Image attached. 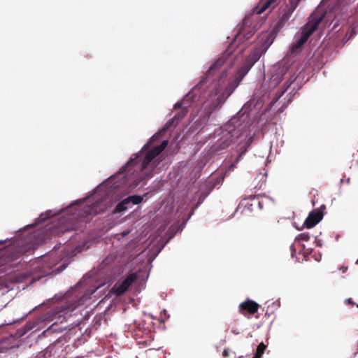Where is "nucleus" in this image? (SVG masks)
Instances as JSON below:
<instances>
[{"label": "nucleus", "mask_w": 358, "mask_h": 358, "mask_svg": "<svg viewBox=\"0 0 358 358\" xmlns=\"http://www.w3.org/2000/svg\"><path fill=\"white\" fill-rule=\"evenodd\" d=\"M233 42H231L228 48L223 52L222 56L217 58L211 65L208 67L206 71V76H213L215 71L220 69L223 64L225 62L227 57H229L233 53V48L231 47Z\"/></svg>", "instance_id": "obj_13"}, {"label": "nucleus", "mask_w": 358, "mask_h": 358, "mask_svg": "<svg viewBox=\"0 0 358 358\" xmlns=\"http://www.w3.org/2000/svg\"><path fill=\"white\" fill-rule=\"evenodd\" d=\"M129 232H130L129 230H126V231H124L123 232H122L120 235H121V238H124L126 236H127Z\"/></svg>", "instance_id": "obj_40"}, {"label": "nucleus", "mask_w": 358, "mask_h": 358, "mask_svg": "<svg viewBox=\"0 0 358 358\" xmlns=\"http://www.w3.org/2000/svg\"><path fill=\"white\" fill-rule=\"evenodd\" d=\"M174 122V120L170 119L164 124V125L160 129L162 130V131L166 134L167 131L172 127Z\"/></svg>", "instance_id": "obj_32"}, {"label": "nucleus", "mask_w": 358, "mask_h": 358, "mask_svg": "<svg viewBox=\"0 0 358 358\" xmlns=\"http://www.w3.org/2000/svg\"><path fill=\"white\" fill-rule=\"evenodd\" d=\"M48 231H49L50 232V234H51V233H52V231H53V229H51V230H48Z\"/></svg>", "instance_id": "obj_52"}, {"label": "nucleus", "mask_w": 358, "mask_h": 358, "mask_svg": "<svg viewBox=\"0 0 358 358\" xmlns=\"http://www.w3.org/2000/svg\"><path fill=\"white\" fill-rule=\"evenodd\" d=\"M252 140V137H250L245 143L241 145L239 149L236 151L238 154L236 155L235 159L230 162L229 165L227 166L225 171L222 172V174L215 179V181L213 184H216L217 185L223 182L227 173L234 170V169L236 166V164L239 162L243 156L247 152L248 149L250 147Z\"/></svg>", "instance_id": "obj_8"}, {"label": "nucleus", "mask_w": 358, "mask_h": 358, "mask_svg": "<svg viewBox=\"0 0 358 358\" xmlns=\"http://www.w3.org/2000/svg\"><path fill=\"white\" fill-rule=\"evenodd\" d=\"M216 187V184L208 183L206 184L203 188L200 191L206 197H207Z\"/></svg>", "instance_id": "obj_27"}, {"label": "nucleus", "mask_w": 358, "mask_h": 358, "mask_svg": "<svg viewBox=\"0 0 358 358\" xmlns=\"http://www.w3.org/2000/svg\"><path fill=\"white\" fill-rule=\"evenodd\" d=\"M166 225H161L157 229L158 236H161L159 242L164 247L176 234L175 227H171L166 231Z\"/></svg>", "instance_id": "obj_19"}, {"label": "nucleus", "mask_w": 358, "mask_h": 358, "mask_svg": "<svg viewBox=\"0 0 358 358\" xmlns=\"http://www.w3.org/2000/svg\"><path fill=\"white\" fill-rule=\"evenodd\" d=\"M356 264H358V259L356 261Z\"/></svg>", "instance_id": "obj_53"}, {"label": "nucleus", "mask_w": 358, "mask_h": 358, "mask_svg": "<svg viewBox=\"0 0 358 358\" xmlns=\"http://www.w3.org/2000/svg\"><path fill=\"white\" fill-rule=\"evenodd\" d=\"M34 324H31V323H28V324H27L24 326V328H25V329H26V331H30V330L33 329H34Z\"/></svg>", "instance_id": "obj_38"}, {"label": "nucleus", "mask_w": 358, "mask_h": 358, "mask_svg": "<svg viewBox=\"0 0 358 358\" xmlns=\"http://www.w3.org/2000/svg\"><path fill=\"white\" fill-rule=\"evenodd\" d=\"M301 85H300L298 87V89L296 90L295 92H294L285 101L282 103V105L278 109L277 113H282L289 106V104L292 101L293 96H294L295 93L297 92L298 90L301 89Z\"/></svg>", "instance_id": "obj_25"}, {"label": "nucleus", "mask_w": 358, "mask_h": 358, "mask_svg": "<svg viewBox=\"0 0 358 358\" xmlns=\"http://www.w3.org/2000/svg\"><path fill=\"white\" fill-rule=\"evenodd\" d=\"M245 132L229 119L225 124L215 129L213 133V143L209 148L211 155H219L235 143Z\"/></svg>", "instance_id": "obj_3"}, {"label": "nucleus", "mask_w": 358, "mask_h": 358, "mask_svg": "<svg viewBox=\"0 0 358 358\" xmlns=\"http://www.w3.org/2000/svg\"><path fill=\"white\" fill-rule=\"evenodd\" d=\"M83 303V300L81 297L76 299H67L55 307L52 310L43 315L41 317V320L49 322L55 321L54 324L62 323L66 320L67 317L71 316V313Z\"/></svg>", "instance_id": "obj_5"}, {"label": "nucleus", "mask_w": 358, "mask_h": 358, "mask_svg": "<svg viewBox=\"0 0 358 358\" xmlns=\"http://www.w3.org/2000/svg\"><path fill=\"white\" fill-rule=\"evenodd\" d=\"M296 226V228L298 229V230H303L304 229V227H306L308 229H311L313 227H315V225H312V224H310V225H301V227H299V225H295Z\"/></svg>", "instance_id": "obj_37"}, {"label": "nucleus", "mask_w": 358, "mask_h": 358, "mask_svg": "<svg viewBox=\"0 0 358 358\" xmlns=\"http://www.w3.org/2000/svg\"><path fill=\"white\" fill-rule=\"evenodd\" d=\"M2 243H3V242H2V241H0V245H1Z\"/></svg>", "instance_id": "obj_54"}, {"label": "nucleus", "mask_w": 358, "mask_h": 358, "mask_svg": "<svg viewBox=\"0 0 358 358\" xmlns=\"http://www.w3.org/2000/svg\"><path fill=\"white\" fill-rule=\"evenodd\" d=\"M50 232L43 227L29 232L25 239V244L22 240L17 241L12 245H9L4 250V255L12 259H17L21 255L30 250L36 248L40 244L45 243L49 239Z\"/></svg>", "instance_id": "obj_4"}, {"label": "nucleus", "mask_w": 358, "mask_h": 358, "mask_svg": "<svg viewBox=\"0 0 358 358\" xmlns=\"http://www.w3.org/2000/svg\"><path fill=\"white\" fill-rule=\"evenodd\" d=\"M266 348V346L263 343L259 344L257 348L256 352L252 358H261Z\"/></svg>", "instance_id": "obj_29"}, {"label": "nucleus", "mask_w": 358, "mask_h": 358, "mask_svg": "<svg viewBox=\"0 0 358 358\" xmlns=\"http://www.w3.org/2000/svg\"><path fill=\"white\" fill-rule=\"evenodd\" d=\"M229 355V350L228 349H224L223 352H222V356L224 357H228Z\"/></svg>", "instance_id": "obj_39"}, {"label": "nucleus", "mask_w": 358, "mask_h": 358, "mask_svg": "<svg viewBox=\"0 0 358 358\" xmlns=\"http://www.w3.org/2000/svg\"><path fill=\"white\" fill-rule=\"evenodd\" d=\"M33 226H34V225H30V224L27 225V227L28 228H29L30 227H33Z\"/></svg>", "instance_id": "obj_49"}, {"label": "nucleus", "mask_w": 358, "mask_h": 358, "mask_svg": "<svg viewBox=\"0 0 358 358\" xmlns=\"http://www.w3.org/2000/svg\"><path fill=\"white\" fill-rule=\"evenodd\" d=\"M353 1H354V0H336V3H331V4L329 5V7L331 9H334L337 6H343V5H347V4H349V3H350L351 2H353Z\"/></svg>", "instance_id": "obj_30"}, {"label": "nucleus", "mask_w": 358, "mask_h": 358, "mask_svg": "<svg viewBox=\"0 0 358 358\" xmlns=\"http://www.w3.org/2000/svg\"><path fill=\"white\" fill-rule=\"evenodd\" d=\"M296 41H298V43H301L304 45L308 41V39L300 34L299 38Z\"/></svg>", "instance_id": "obj_35"}, {"label": "nucleus", "mask_w": 358, "mask_h": 358, "mask_svg": "<svg viewBox=\"0 0 358 358\" xmlns=\"http://www.w3.org/2000/svg\"><path fill=\"white\" fill-rule=\"evenodd\" d=\"M165 134L162 131L159 129L155 134H153L148 142H150V145H152V143L158 141Z\"/></svg>", "instance_id": "obj_26"}, {"label": "nucleus", "mask_w": 358, "mask_h": 358, "mask_svg": "<svg viewBox=\"0 0 358 358\" xmlns=\"http://www.w3.org/2000/svg\"><path fill=\"white\" fill-rule=\"evenodd\" d=\"M253 15H251L249 19L248 20V23L247 24H243V22L242 23V25H241V27L240 29V30L238 31V33L236 34V37L234 38V41H236L237 37L242 34L243 32V41H247L248 39H250L255 33L256 31V29H251L248 31H245V27L249 24L250 23V20L251 18L252 17Z\"/></svg>", "instance_id": "obj_20"}, {"label": "nucleus", "mask_w": 358, "mask_h": 358, "mask_svg": "<svg viewBox=\"0 0 358 358\" xmlns=\"http://www.w3.org/2000/svg\"><path fill=\"white\" fill-rule=\"evenodd\" d=\"M341 269L342 270L343 273H345L348 270V267L347 266H342L341 268Z\"/></svg>", "instance_id": "obj_43"}, {"label": "nucleus", "mask_w": 358, "mask_h": 358, "mask_svg": "<svg viewBox=\"0 0 358 358\" xmlns=\"http://www.w3.org/2000/svg\"><path fill=\"white\" fill-rule=\"evenodd\" d=\"M301 1V0H289V4L286 5L280 19L275 25V30H280L284 27Z\"/></svg>", "instance_id": "obj_9"}, {"label": "nucleus", "mask_w": 358, "mask_h": 358, "mask_svg": "<svg viewBox=\"0 0 358 358\" xmlns=\"http://www.w3.org/2000/svg\"><path fill=\"white\" fill-rule=\"evenodd\" d=\"M201 83L196 84L183 98L181 101L176 102L173 105L174 109H180L191 103V106L197 102L200 99V94L196 92V88Z\"/></svg>", "instance_id": "obj_12"}, {"label": "nucleus", "mask_w": 358, "mask_h": 358, "mask_svg": "<svg viewBox=\"0 0 358 358\" xmlns=\"http://www.w3.org/2000/svg\"><path fill=\"white\" fill-rule=\"evenodd\" d=\"M322 20V17H316L315 19H313L309 21L307 24L303 27V29L301 31V35L304 38H306L308 40L310 36L315 32V31L317 29L319 24H320Z\"/></svg>", "instance_id": "obj_18"}, {"label": "nucleus", "mask_w": 358, "mask_h": 358, "mask_svg": "<svg viewBox=\"0 0 358 358\" xmlns=\"http://www.w3.org/2000/svg\"><path fill=\"white\" fill-rule=\"evenodd\" d=\"M296 41H298V43H301L304 45L308 41V39L300 34L299 38Z\"/></svg>", "instance_id": "obj_36"}, {"label": "nucleus", "mask_w": 358, "mask_h": 358, "mask_svg": "<svg viewBox=\"0 0 358 358\" xmlns=\"http://www.w3.org/2000/svg\"><path fill=\"white\" fill-rule=\"evenodd\" d=\"M258 206L260 209H262L263 208V203L262 201H259L258 202Z\"/></svg>", "instance_id": "obj_42"}, {"label": "nucleus", "mask_w": 358, "mask_h": 358, "mask_svg": "<svg viewBox=\"0 0 358 358\" xmlns=\"http://www.w3.org/2000/svg\"><path fill=\"white\" fill-rule=\"evenodd\" d=\"M206 198V197L202 193L200 192L198 196V201L195 205V208H197L203 202Z\"/></svg>", "instance_id": "obj_34"}, {"label": "nucleus", "mask_w": 358, "mask_h": 358, "mask_svg": "<svg viewBox=\"0 0 358 358\" xmlns=\"http://www.w3.org/2000/svg\"><path fill=\"white\" fill-rule=\"evenodd\" d=\"M343 179H341V181H340V185H341L343 182Z\"/></svg>", "instance_id": "obj_48"}, {"label": "nucleus", "mask_w": 358, "mask_h": 358, "mask_svg": "<svg viewBox=\"0 0 358 358\" xmlns=\"http://www.w3.org/2000/svg\"><path fill=\"white\" fill-rule=\"evenodd\" d=\"M130 208H131V206L129 205V201L127 200L126 197L115 205L113 212L115 213L123 214Z\"/></svg>", "instance_id": "obj_22"}, {"label": "nucleus", "mask_w": 358, "mask_h": 358, "mask_svg": "<svg viewBox=\"0 0 358 358\" xmlns=\"http://www.w3.org/2000/svg\"><path fill=\"white\" fill-rule=\"evenodd\" d=\"M303 46L304 45L301 43H298V41H296L290 48L291 53L294 55L299 54L303 50Z\"/></svg>", "instance_id": "obj_28"}, {"label": "nucleus", "mask_w": 358, "mask_h": 358, "mask_svg": "<svg viewBox=\"0 0 358 358\" xmlns=\"http://www.w3.org/2000/svg\"><path fill=\"white\" fill-rule=\"evenodd\" d=\"M310 236L316 238L317 235L311 234L310 232L307 231V232H303V233L300 234L297 236V238L299 240H301V241H308L310 239Z\"/></svg>", "instance_id": "obj_31"}, {"label": "nucleus", "mask_w": 358, "mask_h": 358, "mask_svg": "<svg viewBox=\"0 0 358 358\" xmlns=\"http://www.w3.org/2000/svg\"><path fill=\"white\" fill-rule=\"evenodd\" d=\"M168 143L167 139L155 145H150V142H147L117 172L109 176L92 192L65 207L41 213L31 224H44L53 217H56V222L51 221L49 224L96 222L94 217L106 211L107 199L129 194L137 187L145 185V180L153 176L155 169L162 161V153Z\"/></svg>", "instance_id": "obj_1"}, {"label": "nucleus", "mask_w": 358, "mask_h": 358, "mask_svg": "<svg viewBox=\"0 0 358 358\" xmlns=\"http://www.w3.org/2000/svg\"><path fill=\"white\" fill-rule=\"evenodd\" d=\"M187 220H185V221L182 222L181 224H187ZM177 224H179V223L178 222Z\"/></svg>", "instance_id": "obj_46"}, {"label": "nucleus", "mask_w": 358, "mask_h": 358, "mask_svg": "<svg viewBox=\"0 0 358 358\" xmlns=\"http://www.w3.org/2000/svg\"><path fill=\"white\" fill-rule=\"evenodd\" d=\"M358 33V20L352 24H351L348 31L345 34L346 41L350 40L352 37H354Z\"/></svg>", "instance_id": "obj_23"}, {"label": "nucleus", "mask_w": 358, "mask_h": 358, "mask_svg": "<svg viewBox=\"0 0 358 358\" xmlns=\"http://www.w3.org/2000/svg\"><path fill=\"white\" fill-rule=\"evenodd\" d=\"M237 358H244V357H243V356H239V357H237Z\"/></svg>", "instance_id": "obj_51"}, {"label": "nucleus", "mask_w": 358, "mask_h": 358, "mask_svg": "<svg viewBox=\"0 0 358 358\" xmlns=\"http://www.w3.org/2000/svg\"><path fill=\"white\" fill-rule=\"evenodd\" d=\"M259 308V305L255 301L247 299L239 305V312L241 314L246 316V313L254 315L256 313Z\"/></svg>", "instance_id": "obj_16"}, {"label": "nucleus", "mask_w": 358, "mask_h": 358, "mask_svg": "<svg viewBox=\"0 0 358 358\" xmlns=\"http://www.w3.org/2000/svg\"><path fill=\"white\" fill-rule=\"evenodd\" d=\"M322 20V17H316L315 19H313L309 21L307 24L303 27V29L301 31V35L304 38H306L308 40L310 36L315 32V31L317 29L319 24H320Z\"/></svg>", "instance_id": "obj_17"}, {"label": "nucleus", "mask_w": 358, "mask_h": 358, "mask_svg": "<svg viewBox=\"0 0 358 358\" xmlns=\"http://www.w3.org/2000/svg\"><path fill=\"white\" fill-rule=\"evenodd\" d=\"M345 182H346L347 183H350V178H348L345 180Z\"/></svg>", "instance_id": "obj_45"}, {"label": "nucleus", "mask_w": 358, "mask_h": 358, "mask_svg": "<svg viewBox=\"0 0 358 358\" xmlns=\"http://www.w3.org/2000/svg\"><path fill=\"white\" fill-rule=\"evenodd\" d=\"M150 194V192H148L143 195H129L127 196V200H128L129 205H131L132 207L134 205H138L142 203L144 201V199L146 198Z\"/></svg>", "instance_id": "obj_21"}, {"label": "nucleus", "mask_w": 358, "mask_h": 358, "mask_svg": "<svg viewBox=\"0 0 358 358\" xmlns=\"http://www.w3.org/2000/svg\"><path fill=\"white\" fill-rule=\"evenodd\" d=\"M164 181H162V180H155L154 181V184L152 185V187H151V192H155V191H157L158 189H159L160 187H162L163 185H164Z\"/></svg>", "instance_id": "obj_33"}, {"label": "nucleus", "mask_w": 358, "mask_h": 358, "mask_svg": "<svg viewBox=\"0 0 358 358\" xmlns=\"http://www.w3.org/2000/svg\"><path fill=\"white\" fill-rule=\"evenodd\" d=\"M357 164H358V161H357Z\"/></svg>", "instance_id": "obj_55"}, {"label": "nucleus", "mask_w": 358, "mask_h": 358, "mask_svg": "<svg viewBox=\"0 0 358 358\" xmlns=\"http://www.w3.org/2000/svg\"><path fill=\"white\" fill-rule=\"evenodd\" d=\"M292 224H296V221H293Z\"/></svg>", "instance_id": "obj_50"}, {"label": "nucleus", "mask_w": 358, "mask_h": 358, "mask_svg": "<svg viewBox=\"0 0 358 358\" xmlns=\"http://www.w3.org/2000/svg\"><path fill=\"white\" fill-rule=\"evenodd\" d=\"M137 280V274L130 273L122 282H116L112 288V292L117 296L124 294L130 286Z\"/></svg>", "instance_id": "obj_11"}, {"label": "nucleus", "mask_w": 358, "mask_h": 358, "mask_svg": "<svg viewBox=\"0 0 358 358\" xmlns=\"http://www.w3.org/2000/svg\"><path fill=\"white\" fill-rule=\"evenodd\" d=\"M258 101L255 98H252L244 103L242 108L231 117V122H234L235 124L242 128L245 131L252 124L253 120L250 117V113L255 109Z\"/></svg>", "instance_id": "obj_6"}, {"label": "nucleus", "mask_w": 358, "mask_h": 358, "mask_svg": "<svg viewBox=\"0 0 358 358\" xmlns=\"http://www.w3.org/2000/svg\"><path fill=\"white\" fill-rule=\"evenodd\" d=\"M277 1L278 0H261L257 6H254L251 10L245 15L243 18V24L248 23V20L251 15L262 14L271 6L275 8L278 4Z\"/></svg>", "instance_id": "obj_10"}, {"label": "nucleus", "mask_w": 358, "mask_h": 358, "mask_svg": "<svg viewBox=\"0 0 358 358\" xmlns=\"http://www.w3.org/2000/svg\"><path fill=\"white\" fill-rule=\"evenodd\" d=\"M68 295H69V294H68L67 293H66V294H65V295H64V299H67Z\"/></svg>", "instance_id": "obj_47"}, {"label": "nucleus", "mask_w": 358, "mask_h": 358, "mask_svg": "<svg viewBox=\"0 0 358 358\" xmlns=\"http://www.w3.org/2000/svg\"><path fill=\"white\" fill-rule=\"evenodd\" d=\"M289 70V65L285 62H278L273 65L268 73L269 78L265 83V87L270 90L275 89Z\"/></svg>", "instance_id": "obj_7"}, {"label": "nucleus", "mask_w": 358, "mask_h": 358, "mask_svg": "<svg viewBox=\"0 0 358 358\" xmlns=\"http://www.w3.org/2000/svg\"><path fill=\"white\" fill-rule=\"evenodd\" d=\"M279 31L278 29L275 30L274 27L270 33L262 36L260 45L255 47L238 67L234 82L230 83L224 90L220 89L219 87L212 90L210 95L209 108L206 109L203 116L196 121V127L200 131H208L209 126L215 124V120L213 117V110L219 109L223 106L254 64L268 50Z\"/></svg>", "instance_id": "obj_2"}, {"label": "nucleus", "mask_w": 358, "mask_h": 358, "mask_svg": "<svg viewBox=\"0 0 358 358\" xmlns=\"http://www.w3.org/2000/svg\"><path fill=\"white\" fill-rule=\"evenodd\" d=\"M189 107H191V103H188L187 106H185L181 111L176 113L173 115L172 120H174V122H178L187 114Z\"/></svg>", "instance_id": "obj_24"}, {"label": "nucleus", "mask_w": 358, "mask_h": 358, "mask_svg": "<svg viewBox=\"0 0 358 358\" xmlns=\"http://www.w3.org/2000/svg\"><path fill=\"white\" fill-rule=\"evenodd\" d=\"M290 250H291L292 252H293V251H294V245H292L290 246Z\"/></svg>", "instance_id": "obj_44"}, {"label": "nucleus", "mask_w": 358, "mask_h": 358, "mask_svg": "<svg viewBox=\"0 0 358 358\" xmlns=\"http://www.w3.org/2000/svg\"><path fill=\"white\" fill-rule=\"evenodd\" d=\"M346 301H347V303L348 304H350V305H352V306L355 305V303H354V301H352V299L351 298L348 299L346 300Z\"/></svg>", "instance_id": "obj_41"}, {"label": "nucleus", "mask_w": 358, "mask_h": 358, "mask_svg": "<svg viewBox=\"0 0 358 358\" xmlns=\"http://www.w3.org/2000/svg\"><path fill=\"white\" fill-rule=\"evenodd\" d=\"M298 79L299 76H296L294 74L292 75L289 78V79L284 83L282 89L276 93L275 96L267 105L265 110H271L272 109V107L275 104V103L279 100V99L285 94V92L295 81L297 82V85H299V81L298 80Z\"/></svg>", "instance_id": "obj_14"}, {"label": "nucleus", "mask_w": 358, "mask_h": 358, "mask_svg": "<svg viewBox=\"0 0 358 358\" xmlns=\"http://www.w3.org/2000/svg\"><path fill=\"white\" fill-rule=\"evenodd\" d=\"M326 206L321 205L319 208L311 210L302 224H319L323 219Z\"/></svg>", "instance_id": "obj_15"}]
</instances>
